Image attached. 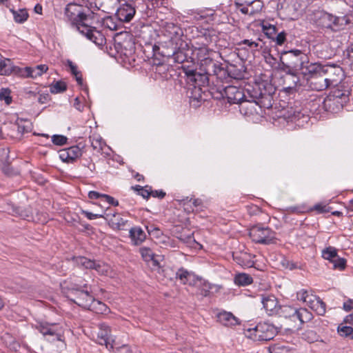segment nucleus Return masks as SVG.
Wrapping results in <instances>:
<instances>
[{
	"label": "nucleus",
	"instance_id": "1",
	"mask_svg": "<svg viewBox=\"0 0 353 353\" xmlns=\"http://www.w3.org/2000/svg\"><path fill=\"white\" fill-rule=\"evenodd\" d=\"M163 40L159 46H152L154 63L163 64L164 59H172L174 63H183L190 56L189 43L183 40V32L177 25L165 22L162 25Z\"/></svg>",
	"mask_w": 353,
	"mask_h": 353
},
{
	"label": "nucleus",
	"instance_id": "2",
	"mask_svg": "<svg viewBox=\"0 0 353 353\" xmlns=\"http://www.w3.org/2000/svg\"><path fill=\"white\" fill-rule=\"evenodd\" d=\"M246 74L244 69V115L260 116L262 108H272L276 88L261 77H247Z\"/></svg>",
	"mask_w": 353,
	"mask_h": 353
},
{
	"label": "nucleus",
	"instance_id": "3",
	"mask_svg": "<svg viewBox=\"0 0 353 353\" xmlns=\"http://www.w3.org/2000/svg\"><path fill=\"white\" fill-rule=\"evenodd\" d=\"M65 15L75 26L78 31L98 46L105 43L104 34L88 23L90 15L82 12V8L75 3H69L65 8Z\"/></svg>",
	"mask_w": 353,
	"mask_h": 353
},
{
	"label": "nucleus",
	"instance_id": "4",
	"mask_svg": "<svg viewBox=\"0 0 353 353\" xmlns=\"http://www.w3.org/2000/svg\"><path fill=\"white\" fill-rule=\"evenodd\" d=\"M68 290V297L71 301L85 309H97V306L94 305V298L92 294L91 287L88 283H72Z\"/></svg>",
	"mask_w": 353,
	"mask_h": 353
},
{
	"label": "nucleus",
	"instance_id": "5",
	"mask_svg": "<svg viewBox=\"0 0 353 353\" xmlns=\"http://www.w3.org/2000/svg\"><path fill=\"white\" fill-rule=\"evenodd\" d=\"M276 334L275 327L265 322L256 325L249 322L244 323V336L253 341H270Z\"/></svg>",
	"mask_w": 353,
	"mask_h": 353
},
{
	"label": "nucleus",
	"instance_id": "6",
	"mask_svg": "<svg viewBox=\"0 0 353 353\" xmlns=\"http://www.w3.org/2000/svg\"><path fill=\"white\" fill-rule=\"evenodd\" d=\"M350 91L343 85H338L324 99V109L332 113L339 112L349 101Z\"/></svg>",
	"mask_w": 353,
	"mask_h": 353
},
{
	"label": "nucleus",
	"instance_id": "7",
	"mask_svg": "<svg viewBox=\"0 0 353 353\" xmlns=\"http://www.w3.org/2000/svg\"><path fill=\"white\" fill-rule=\"evenodd\" d=\"M242 83H234L232 85L224 86L218 85L215 88L210 90V94L214 99L220 100L225 97L228 99V102L230 104H241L243 102V88H241Z\"/></svg>",
	"mask_w": 353,
	"mask_h": 353
},
{
	"label": "nucleus",
	"instance_id": "8",
	"mask_svg": "<svg viewBox=\"0 0 353 353\" xmlns=\"http://www.w3.org/2000/svg\"><path fill=\"white\" fill-rule=\"evenodd\" d=\"M293 53L299 59L296 63H292L296 67H301L300 71L304 76L312 77L323 73L325 65L319 63H310L307 54L303 51H294Z\"/></svg>",
	"mask_w": 353,
	"mask_h": 353
},
{
	"label": "nucleus",
	"instance_id": "9",
	"mask_svg": "<svg viewBox=\"0 0 353 353\" xmlns=\"http://www.w3.org/2000/svg\"><path fill=\"white\" fill-rule=\"evenodd\" d=\"M248 235L255 243L269 245L275 243L276 234L268 227L260 224L254 225L248 229Z\"/></svg>",
	"mask_w": 353,
	"mask_h": 353
},
{
	"label": "nucleus",
	"instance_id": "10",
	"mask_svg": "<svg viewBox=\"0 0 353 353\" xmlns=\"http://www.w3.org/2000/svg\"><path fill=\"white\" fill-rule=\"evenodd\" d=\"M280 309V315L295 321L299 320L301 323H307L313 318L312 313L305 308H296L290 305H284Z\"/></svg>",
	"mask_w": 353,
	"mask_h": 353
},
{
	"label": "nucleus",
	"instance_id": "11",
	"mask_svg": "<svg viewBox=\"0 0 353 353\" xmlns=\"http://www.w3.org/2000/svg\"><path fill=\"white\" fill-rule=\"evenodd\" d=\"M205 67H199V71L189 70L186 74L190 78V80L194 83V86L205 88L208 92L210 93L212 88H217L218 85L210 87V77L212 74L205 72Z\"/></svg>",
	"mask_w": 353,
	"mask_h": 353
},
{
	"label": "nucleus",
	"instance_id": "12",
	"mask_svg": "<svg viewBox=\"0 0 353 353\" xmlns=\"http://www.w3.org/2000/svg\"><path fill=\"white\" fill-rule=\"evenodd\" d=\"M204 65L207 67L205 68V72L208 74H212V77H216L217 83H230V79L229 77L228 69H225L219 65L214 60H207L204 63Z\"/></svg>",
	"mask_w": 353,
	"mask_h": 353
},
{
	"label": "nucleus",
	"instance_id": "13",
	"mask_svg": "<svg viewBox=\"0 0 353 353\" xmlns=\"http://www.w3.org/2000/svg\"><path fill=\"white\" fill-rule=\"evenodd\" d=\"M35 328L44 336H54L57 341L61 340L62 328L58 323L38 321L35 325Z\"/></svg>",
	"mask_w": 353,
	"mask_h": 353
},
{
	"label": "nucleus",
	"instance_id": "14",
	"mask_svg": "<svg viewBox=\"0 0 353 353\" xmlns=\"http://www.w3.org/2000/svg\"><path fill=\"white\" fill-rule=\"evenodd\" d=\"M323 73L329 87L337 85L343 77V71L339 66L326 65Z\"/></svg>",
	"mask_w": 353,
	"mask_h": 353
},
{
	"label": "nucleus",
	"instance_id": "15",
	"mask_svg": "<svg viewBox=\"0 0 353 353\" xmlns=\"http://www.w3.org/2000/svg\"><path fill=\"white\" fill-rule=\"evenodd\" d=\"M99 328L96 339L97 343L99 345H105L108 349L113 348L114 341L110 334V327L105 323H101L99 325Z\"/></svg>",
	"mask_w": 353,
	"mask_h": 353
},
{
	"label": "nucleus",
	"instance_id": "16",
	"mask_svg": "<svg viewBox=\"0 0 353 353\" xmlns=\"http://www.w3.org/2000/svg\"><path fill=\"white\" fill-rule=\"evenodd\" d=\"M316 23L323 28L334 29L339 24L340 19L336 16L323 11H319L316 14Z\"/></svg>",
	"mask_w": 353,
	"mask_h": 353
},
{
	"label": "nucleus",
	"instance_id": "17",
	"mask_svg": "<svg viewBox=\"0 0 353 353\" xmlns=\"http://www.w3.org/2000/svg\"><path fill=\"white\" fill-rule=\"evenodd\" d=\"M82 154L81 149L78 145H73L59 151V158L65 163H73Z\"/></svg>",
	"mask_w": 353,
	"mask_h": 353
},
{
	"label": "nucleus",
	"instance_id": "18",
	"mask_svg": "<svg viewBox=\"0 0 353 353\" xmlns=\"http://www.w3.org/2000/svg\"><path fill=\"white\" fill-rule=\"evenodd\" d=\"M190 56L188 58H191L192 59H196L198 61H200V66L207 67L204 65V63L207 60H213L207 57L208 54V50L207 46L205 45H202L200 47H194L192 46V48H190Z\"/></svg>",
	"mask_w": 353,
	"mask_h": 353
},
{
	"label": "nucleus",
	"instance_id": "19",
	"mask_svg": "<svg viewBox=\"0 0 353 353\" xmlns=\"http://www.w3.org/2000/svg\"><path fill=\"white\" fill-rule=\"evenodd\" d=\"M121 36L122 34L118 35L114 39V48L118 54L128 57L131 54L134 49V43L130 41V39L123 41H119Z\"/></svg>",
	"mask_w": 353,
	"mask_h": 353
},
{
	"label": "nucleus",
	"instance_id": "20",
	"mask_svg": "<svg viewBox=\"0 0 353 353\" xmlns=\"http://www.w3.org/2000/svg\"><path fill=\"white\" fill-rule=\"evenodd\" d=\"M21 68L12 65V62L10 59H1L0 61V75L8 76L14 74L21 76Z\"/></svg>",
	"mask_w": 353,
	"mask_h": 353
},
{
	"label": "nucleus",
	"instance_id": "21",
	"mask_svg": "<svg viewBox=\"0 0 353 353\" xmlns=\"http://www.w3.org/2000/svg\"><path fill=\"white\" fill-rule=\"evenodd\" d=\"M307 80L312 90L323 91L329 88L324 73L310 77Z\"/></svg>",
	"mask_w": 353,
	"mask_h": 353
},
{
	"label": "nucleus",
	"instance_id": "22",
	"mask_svg": "<svg viewBox=\"0 0 353 353\" xmlns=\"http://www.w3.org/2000/svg\"><path fill=\"white\" fill-rule=\"evenodd\" d=\"M48 70V67L45 64L38 65L35 68L26 67L24 68H21V77L35 79L41 76Z\"/></svg>",
	"mask_w": 353,
	"mask_h": 353
},
{
	"label": "nucleus",
	"instance_id": "23",
	"mask_svg": "<svg viewBox=\"0 0 353 353\" xmlns=\"http://www.w3.org/2000/svg\"><path fill=\"white\" fill-rule=\"evenodd\" d=\"M73 259L78 265L84 267L86 269L95 270L98 272H103L101 264L94 260H90L84 256H77Z\"/></svg>",
	"mask_w": 353,
	"mask_h": 353
},
{
	"label": "nucleus",
	"instance_id": "24",
	"mask_svg": "<svg viewBox=\"0 0 353 353\" xmlns=\"http://www.w3.org/2000/svg\"><path fill=\"white\" fill-rule=\"evenodd\" d=\"M261 301L268 315H272L278 311V301L274 296H264L262 297Z\"/></svg>",
	"mask_w": 353,
	"mask_h": 353
},
{
	"label": "nucleus",
	"instance_id": "25",
	"mask_svg": "<svg viewBox=\"0 0 353 353\" xmlns=\"http://www.w3.org/2000/svg\"><path fill=\"white\" fill-rule=\"evenodd\" d=\"M194 278V280L190 283V285L197 288L202 296L206 297L209 296L212 289V285L205 279L198 276Z\"/></svg>",
	"mask_w": 353,
	"mask_h": 353
},
{
	"label": "nucleus",
	"instance_id": "26",
	"mask_svg": "<svg viewBox=\"0 0 353 353\" xmlns=\"http://www.w3.org/2000/svg\"><path fill=\"white\" fill-rule=\"evenodd\" d=\"M105 219L108 221L109 225L114 229L123 230L127 220H124L119 214L108 212Z\"/></svg>",
	"mask_w": 353,
	"mask_h": 353
},
{
	"label": "nucleus",
	"instance_id": "27",
	"mask_svg": "<svg viewBox=\"0 0 353 353\" xmlns=\"http://www.w3.org/2000/svg\"><path fill=\"white\" fill-rule=\"evenodd\" d=\"M217 319L220 323L227 327L240 324V321L231 312L225 311L219 313Z\"/></svg>",
	"mask_w": 353,
	"mask_h": 353
},
{
	"label": "nucleus",
	"instance_id": "28",
	"mask_svg": "<svg viewBox=\"0 0 353 353\" xmlns=\"http://www.w3.org/2000/svg\"><path fill=\"white\" fill-rule=\"evenodd\" d=\"M135 9L129 4L117 10V15L121 21L129 22L134 16Z\"/></svg>",
	"mask_w": 353,
	"mask_h": 353
},
{
	"label": "nucleus",
	"instance_id": "29",
	"mask_svg": "<svg viewBox=\"0 0 353 353\" xmlns=\"http://www.w3.org/2000/svg\"><path fill=\"white\" fill-rule=\"evenodd\" d=\"M246 6H244V14L252 15L259 12L263 8V3L261 0L245 1Z\"/></svg>",
	"mask_w": 353,
	"mask_h": 353
},
{
	"label": "nucleus",
	"instance_id": "30",
	"mask_svg": "<svg viewBox=\"0 0 353 353\" xmlns=\"http://www.w3.org/2000/svg\"><path fill=\"white\" fill-rule=\"evenodd\" d=\"M130 237L134 245H140L145 241L146 234L140 227H134L130 230Z\"/></svg>",
	"mask_w": 353,
	"mask_h": 353
},
{
	"label": "nucleus",
	"instance_id": "31",
	"mask_svg": "<svg viewBox=\"0 0 353 353\" xmlns=\"http://www.w3.org/2000/svg\"><path fill=\"white\" fill-rule=\"evenodd\" d=\"M302 339L308 343H314L316 341H323L321 339V336L316 330H314L312 327L309 325H307L306 330L302 333Z\"/></svg>",
	"mask_w": 353,
	"mask_h": 353
},
{
	"label": "nucleus",
	"instance_id": "32",
	"mask_svg": "<svg viewBox=\"0 0 353 353\" xmlns=\"http://www.w3.org/2000/svg\"><path fill=\"white\" fill-rule=\"evenodd\" d=\"M207 91L208 90L205 88L194 86V88L192 89L191 94L190 96V103L196 102V103H194V105H199V103L205 101V99L203 98V94Z\"/></svg>",
	"mask_w": 353,
	"mask_h": 353
},
{
	"label": "nucleus",
	"instance_id": "33",
	"mask_svg": "<svg viewBox=\"0 0 353 353\" xmlns=\"http://www.w3.org/2000/svg\"><path fill=\"white\" fill-rule=\"evenodd\" d=\"M194 277H196V276L190 272H188L187 270L181 268L178 270L176 273V278L181 281L182 284H189L190 285L191 281L194 280Z\"/></svg>",
	"mask_w": 353,
	"mask_h": 353
},
{
	"label": "nucleus",
	"instance_id": "34",
	"mask_svg": "<svg viewBox=\"0 0 353 353\" xmlns=\"http://www.w3.org/2000/svg\"><path fill=\"white\" fill-rule=\"evenodd\" d=\"M294 51H301V50H298V49H294V50H288V51H283L282 52V55L284 56V59L287 61V66L288 68H291L292 69H294L295 70H301L300 66L296 67L292 63H296V61L299 59L298 57L295 56V54H294V53H292Z\"/></svg>",
	"mask_w": 353,
	"mask_h": 353
},
{
	"label": "nucleus",
	"instance_id": "35",
	"mask_svg": "<svg viewBox=\"0 0 353 353\" xmlns=\"http://www.w3.org/2000/svg\"><path fill=\"white\" fill-rule=\"evenodd\" d=\"M229 77L230 82L234 83H242L243 72L241 69H238L236 65H230L228 68Z\"/></svg>",
	"mask_w": 353,
	"mask_h": 353
},
{
	"label": "nucleus",
	"instance_id": "36",
	"mask_svg": "<svg viewBox=\"0 0 353 353\" xmlns=\"http://www.w3.org/2000/svg\"><path fill=\"white\" fill-rule=\"evenodd\" d=\"M10 10L13 14L14 21L18 23H24L29 17L28 10L25 8L19 9L18 10L10 8Z\"/></svg>",
	"mask_w": 353,
	"mask_h": 353
},
{
	"label": "nucleus",
	"instance_id": "37",
	"mask_svg": "<svg viewBox=\"0 0 353 353\" xmlns=\"http://www.w3.org/2000/svg\"><path fill=\"white\" fill-rule=\"evenodd\" d=\"M261 26L263 32L267 36V37L272 40L277 32L276 26L266 21H262L261 23Z\"/></svg>",
	"mask_w": 353,
	"mask_h": 353
},
{
	"label": "nucleus",
	"instance_id": "38",
	"mask_svg": "<svg viewBox=\"0 0 353 353\" xmlns=\"http://www.w3.org/2000/svg\"><path fill=\"white\" fill-rule=\"evenodd\" d=\"M299 4L298 0H290L287 6L283 8L286 14L290 19H294L296 17L298 8L296 5Z\"/></svg>",
	"mask_w": 353,
	"mask_h": 353
},
{
	"label": "nucleus",
	"instance_id": "39",
	"mask_svg": "<svg viewBox=\"0 0 353 353\" xmlns=\"http://www.w3.org/2000/svg\"><path fill=\"white\" fill-rule=\"evenodd\" d=\"M285 82L288 84L289 88L301 85L299 77L295 73L291 72L290 70L287 73Z\"/></svg>",
	"mask_w": 353,
	"mask_h": 353
},
{
	"label": "nucleus",
	"instance_id": "40",
	"mask_svg": "<svg viewBox=\"0 0 353 353\" xmlns=\"http://www.w3.org/2000/svg\"><path fill=\"white\" fill-rule=\"evenodd\" d=\"M310 307L319 315H324L326 312V304L319 297Z\"/></svg>",
	"mask_w": 353,
	"mask_h": 353
},
{
	"label": "nucleus",
	"instance_id": "41",
	"mask_svg": "<svg viewBox=\"0 0 353 353\" xmlns=\"http://www.w3.org/2000/svg\"><path fill=\"white\" fill-rule=\"evenodd\" d=\"M314 330H316L318 334L321 336L322 334L326 332L327 324L321 319H315L310 325Z\"/></svg>",
	"mask_w": 353,
	"mask_h": 353
},
{
	"label": "nucleus",
	"instance_id": "42",
	"mask_svg": "<svg viewBox=\"0 0 353 353\" xmlns=\"http://www.w3.org/2000/svg\"><path fill=\"white\" fill-rule=\"evenodd\" d=\"M131 189L137 192V194L141 196L143 199H148L150 196V185L141 186L139 185H136L134 186H132Z\"/></svg>",
	"mask_w": 353,
	"mask_h": 353
},
{
	"label": "nucleus",
	"instance_id": "43",
	"mask_svg": "<svg viewBox=\"0 0 353 353\" xmlns=\"http://www.w3.org/2000/svg\"><path fill=\"white\" fill-rule=\"evenodd\" d=\"M337 331L341 336L353 339V328L352 327L341 323L338 326Z\"/></svg>",
	"mask_w": 353,
	"mask_h": 353
},
{
	"label": "nucleus",
	"instance_id": "44",
	"mask_svg": "<svg viewBox=\"0 0 353 353\" xmlns=\"http://www.w3.org/2000/svg\"><path fill=\"white\" fill-rule=\"evenodd\" d=\"M67 90V85L61 81H56L50 85V92L52 94L61 93Z\"/></svg>",
	"mask_w": 353,
	"mask_h": 353
},
{
	"label": "nucleus",
	"instance_id": "45",
	"mask_svg": "<svg viewBox=\"0 0 353 353\" xmlns=\"http://www.w3.org/2000/svg\"><path fill=\"white\" fill-rule=\"evenodd\" d=\"M322 256L326 260L332 262L337 256V250L335 248L328 247L323 250Z\"/></svg>",
	"mask_w": 353,
	"mask_h": 353
},
{
	"label": "nucleus",
	"instance_id": "46",
	"mask_svg": "<svg viewBox=\"0 0 353 353\" xmlns=\"http://www.w3.org/2000/svg\"><path fill=\"white\" fill-rule=\"evenodd\" d=\"M200 39L202 40V44L208 46L209 43L216 41V36L212 34V32L207 30H205Z\"/></svg>",
	"mask_w": 353,
	"mask_h": 353
},
{
	"label": "nucleus",
	"instance_id": "47",
	"mask_svg": "<svg viewBox=\"0 0 353 353\" xmlns=\"http://www.w3.org/2000/svg\"><path fill=\"white\" fill-rule=\"evenodd\" d=\"M1 170L6 176H12L19 174L17 170L14 169L9 163L5 162L2 164Z\"/></svg>",
	"mask_w": 353,
	"mask_h": 353
},
{
	"label": "nucleus",
	"instance_id": "48",
	"mask_svg": "<svg viewBox=\"0 0 353 353\" xmlns=\"http://www.w3.org/2000/svg\"><path fill=\"white\" fill-rule=\"evenodd\" d=\"M139 251L142 258L145 261H150V260H153V258L155 256V254L150 248L142 247L140 248Z\"/></svg>",
	"mask_w": 353,
	"mask_h": 353
},
{
	"label": "nucleus",
	"instance_id": "49",
	"mask_svg": "<svg viewBox=\"0 0 353 353\" xmlns=\"http://www.w3.org/2000/svg\"><path fill=\"white\" fill-rule=\"evenodd\" d=\"M10 94L11 90L9 88H1L0 90V100L4 101L6 105H10L12 101Z\"/></svg>",
	"mask_w": 353,
	"mask_h": 353
},
{
	"label": "nucleus",
	"instance_id": "50",
	"mask_svg": "<svg viewBox=\"0 0 353 353\" xmlns=\"http://www.w3.org/2000/svg\"><path fill=\"white\" fill-rule=\"evenodd\" d=\"M331 208L325 203H319L315 204L311 210L316 211L319 214L325 213L330 211Z\"/></svg>",
	"mask_w": 353,
	"mask_h": 353
},
{
	"label": "nucleus",
	"instance_id": "51",
	"mask_svg": "<svg viewBox=\"0 0 353 353\" xmlns=\"http://www.w3.org/2000/svg\"><path fill=\"white\" fill-rule=\"evenodd\" d=\"M103 25L107 28L114 30L117 28V23L114 21V19L112 17H106L103 19Z\"/></svg>",
	"mask_w": 353,
	"mask_h": 353
},
{
	"label": "nucleus",
	"instance_id": "52",
	"mask_svg": "<svg viewBox=\"0 0 353 353\" xmlns=\"http://www.w3.org/2000/svg\"><path fill=\"white\" fill-rule=\"evenodd\" d=\"M68 138L63 135L54 134L52 137V141L56 145H63L67 143Z\"/></svg>",
	"mask_w": 353,
	"mask_h": 353
},
{
	"label": "nucleus",
	"instance_id": "53",
	"mask_svg": "<svg viewBox=\"0 0 353 353\" xmlns=\"http://www.w3.org/2000/svg\"><path fill=\"white\" fill-rule=\"evenodd\" d=\"M332 263H333L334 269H339L340 270L345 269L346 265V261L338 256Z\"/></svg>",
	"mask_w": 353,
	"mask_h": 353
},
{
	"label": "nucleus",
	"instance_id": "54",
	"mask_svg": "<svg viewBox=\"0 0 353 353\" xmlns=\"http://www.w3.org/2000/svg\"><path fill=\"white\" fill-rule=\"evenodd\" d=\"M286 35H287V34L285 33V32L282 31V32L278 33V34H276V35L274 36V38L272 39V41H275L276 45L282 46L286 40Z\"/></svg>",
	"mask_w": 353,
	"mask_h": 353
},
{
	"label": "nucleus",
	"instance_id": "55",
	"mask_svg": "<svg viewBox=\"0 0 353 353\" xmlns=\"http://www.w3.org/2000/svg\"><path fill=\"white\" fill-rule=\"evenodd\" d=\"M247 212L250 216L261 215L262 212L260 208L256 205H247Z\"/></svg>",
	"mask_w": 353,
	"mask_h": 353
},
{
	"label": "nucleus",
	"instance_id": "56",
	"mask_svg": "<svg viewBox=\"0 0 353 353\" xmlns=\"http://www.w3.org/2000/svg\"><path fill=\"white\" fill-rule=\"evenodd\" d=\"M108 210L107 209L105 210V212L103 214H93L92 212H90L84 210H81V213L83 214H84L90 220L94 219H97V218H101V217L104 218L105 219V216H106V214H107Z\"/></svg>",
	"mask_w": 353,
	"mask_h": 353
},
{
	"label": "nucleus",
	"instance_id": "57",
	"mask_svg": "<svg viewBox=\"0 0 353 353\" xmlns=\"http://www.w3.org/2000/svg\"><path fill=\"white\" fill-rule=\"evenodd\" d=\"M286 352V349L284 346L280 345L279 344H275L271 345L269 347L270 353H285Z\"/></svg>",
	"mask_w": 353,
	"mask_h": 353
},
{
	"label": "nucleus",
	"instance_id": "58",
	"mask_svg": "<svg viewBox=\"0 0 353 353\" xmlns=\"http://www.w3.org/2000/svg\"><path fill=\"white\" fill-rule=\"evenodd\" d=\"M310 292L305 289H301L296 293V298L298 300L305 302L306 299L309 294Z\"/></svg>",
	"mask_w": 353,
	"mask_h": 353
},
{
	"label": "nucleus",
	"instance_id": "59",
	"mask_svg": "<svg viewBox=\"0 0 353 353\" xmlns=\"http://www.w3.org/2000/svg\"><path fill=\"white\" fill-rule=\"evenodd\" d=\"M94 305L97 306V309H94V310H97V312H101V313H103V312H106L107 306L104 303H103L100 301L96 300L95 299H94Z\"/></svg>",
	"mask_w": 353,
	"mask_h": 353
},
{
	"label": "nucleus",
	"instance_id": "60",
	"mask_svg": "<svg viewBox=\"0 0 353 353\" xmlns=\"http://www.w3.org/2000/svg\"><path fill=\"white\" fill-rule=\"evenodd\" d=\"M150 196H153L154 198H159V199H163L165 195H166V193L162 190H152V187L150 186Z\"/></svg>",
	"mask_w": 353,
	"mask_h": 353
},
{
	"label": "nucleus",
	"instance_id": "61",
	"mask_svg": "<svg viewBox=\"0 0 353 353\" xmlns=\"http://www.w3.org/2000/svg\"><path fill=\"white\" fill-rule=\"evenodd\" d=\"M103 199L104 200L109 204L113 205V206H118L119 205V201L116 199H114V197L110 196V195H108V194H105L103 196Z\"/></svg>",
	"mask_w": 353,
	"mask_h": 353
},
{
	"label": "nucleus",
	"instance_id": "62",
	"mask_svg": "<svg viewBox=\"0 0 353 353\" xmlns=\"http://www.w3.org/2000/svg\"><path fill=\"white\" fill-rule=\"evenodd\" d=\"M319 296L313 294L312 293L310 292L305 303L308 306L310 307L311 305L317 299Z\"/></svg>",
	"mask_w": 353,
	"mask_h": 353
},
{
	"label": "nucleus",
	"instance_id": "63",
	"mask_svg": "<svg viewBox=\"0 0 353 353\" xmlns=\"http://www.w3.org/2000/svg\"><path fill=\"white\" fill-rule=\"evenodd\" d=\"M68 63V65L69 66V68H70V70H71V73L75 76V75H79V74L81 73L79 71H78L77 70V67L72 63V61L70 60H68L67 61Z\"/></svg>",
	"mask_w": 353,
	"mask_h": 353
},
{
	"label": "nucleus",
	"instance_id": "64",
	"mask_svg": "<svg viewBox=\"0 0 353 353\" xmlns=\"http://www.w3.org/2000/svg\"><path fill=\"white\" fill-rule=\"evenodd\" d=\"M117 353H133L128 345H123L117 349Z\"/></svg>",
	"mask_w": 353,
	"mask_h": 353
}]
</instances>
